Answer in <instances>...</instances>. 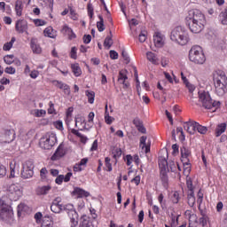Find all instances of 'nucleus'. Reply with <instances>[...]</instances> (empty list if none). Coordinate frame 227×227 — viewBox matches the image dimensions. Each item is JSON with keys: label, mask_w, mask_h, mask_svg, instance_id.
Instances as JSON below:
<instances>
[{"label": "nucleus", "mask_w": 227, "mask_h": 227, "mask_svg": "<svg viewBox=\"0 0 227 227\" xmlns=\"http://www.w3.org/2000/svg\"><path fill=\"white\" fill-rule=\"evenodd\" d=\"M172 150H173L172 155H174V156L178 155L179 150H178V145L176 144H174L172 145Z\"/></svg>", "instance_id": "6e6d98bb"}, {"label": "nucleus", "mask_w": 227, "mask_h": 227, "mask_svg": "<svg viewBox=\"0 0 227 227\" xmlns=\"http://www.w3.org/2000/svg\"><path fill=\"white\" fill-rule=\"evenodd\" d=\"M13 58V55H6L5 57H4V63H6V65H12V63L14 62Z\"/></svg>", "instance_id": "ea45409f"}, {"label": "nucleus", "mask_w": 227, "mask_h": 227, "mask_svg": "<svg viewBox=\"0 0 227 227\" xmlns=\"http://www.w3.org/2000/svg\"><path fill=\"white\" fill-rule=\"evenodd\" d=\"M146 35H148V32L146 30H142L138 35V40L140 43H145L146 42Z\"/></svg>", "instance_id": "4c0bfd02"}, {"label": "nucleus", "mask_w": 227, "mask_h": 227, "mask_svg": "<svg viewBox=\"0 0 227 227\" xmlns=\"http://www.w3.org/2000/svg\"><path fill=\"white\" fill-rule=\"evenodd\" d=\"M105 121H106V123H107V125H111V123L114 121V118L111 117L109 115V112H107V106H106Z\"/></svg>", "instance_id": "e433bc0d"}, {"label": "nucleus", "mask_w": 227, "mask_h": 227, "mask_svg": "<svg viewBox=\"0 0 227 227\" xmlns=\"http://www.w3.org/2000/svg\"><path fill=\"white\" fill-rule=\"evenodd\" d=\"M184 84H185L186 88H188L190 93H192V91H194V90H196V87H194V85L191 84L189 82Z\"/></svg>", "instance_id": "69168bd1"}, {"label": "nucleus", "mask_w": 227, "mask_h": 227, "mask_svg": "<svg viewBox=\"0 0 227 227\" xmlns=\"http://www.w3.org/2000/svg\"><path fill=\"white\" fill-rule=\"evenodd\" d=\"M85 95H86V97H88L89 104H93V102H95V91L86 90Z\"/></svg>", "instance_id": "473e14b6"}, {"label": "nucleus", "mask_w": 227, "mask_h": 227, "mask_svg": "<svg viewBox=\"0 0 227 227\" xmlns=\"http://www.w3.org/2000/svg\"><path fill=\"white\" fill-rule=\"evenodd\" d=\"M186 185H187L189 191H192L194 189V187L192 185V180L191 178H188L186 180Z\"/></svg>", "instance_id": "052dcab7"}, {"label": "nucleus", "mask_w": 227, "mask_h": 227, "mask_svg": "<svg viewBox=\"0 0 227 227\" xmlns=\"http://www.w3.org/2000/svg\"><path fill=\"white\" fill-rule=\"evenodd\" d=\"M199 100L205 109H212V107H219L221 106V102L213 100L210 93L207 91L199 92Z\"/></svg>", "instance_id": "20e7f679"}, {"label": "nucleus", "mask_w": 227, "mask_h": 227, "mask_svg": "<svg viewBox=\"0 0 227 227\" xmlns=\"http://www.w3.org/2000/svg\"><path fill=\"white\" fill-rule=\"evenodd\" d=\"M181 162H183V166H191V160H189V156L191 155V151L185 146L181 147Z\"/></svg>", "instance_id": "f8f14e48"}, {"label": "nucleus", "mask_w": 227, "mask_h": 227, "mask_svg": "<svg viewBox=\"0 0 227 227\" xmlns=\"http://www.w3.org/2000/svg\"><path fill=\"white\" fill-rule=\"evenodd\" d=\"M39 145L43 150H51L56 145V136L52 134L46 135L41 138Z\"/></svg>", "instance_id": "6e6552de"}, {"label": "nucleus", "mask_w": 227, "mask_h": 227, "mask_svg": "<svg viewBox=\"0 0 227 227\" xmlns=\"http://www.w3.org/2000/svg\"><path fill=\"white\" fill-rule=\"evenodd\" d=\"M73 194L78 196V198H88L90 196V192L79 187L74 189Z\"/></svg>", "instance_id": "412c9836"}, {"label": "nucleus", "mask_w": 227, "mask_h": 227, "mask_svg": "<svg viewBox=\"0 0 227 227\" xmlns=\"http://www.w3.org/2000/svg\"><path fill=\"white\" fill-rule=\"evenodd\" d=\"M110 58L111 59H118V52L114 50L110 51Z\"/></svg>", "instance_id": "bf43d9fd"}, {"label": "nucleus", "mask_w": 227, "mask_h": 227, "mask_svg": "<svg viewBox=\"0 0 227 227\" xmlns=\"http://www.w3.org/2000/svg\"><path fill=\"white\" fill-rule=\"evenodd\" d=\"M199 223L202 226H207V215L206 214H202V217L200 218Z\"/></svg>", "instance_id": "3c124183"}, {"label": "nucleus", "mask_w": 227, "mask_h": 227, "mask_svg": "<svg viewBox=\"0 0 227 227\" xmlns=\"http://www.w3.org/2000/svg\"><path fill=\"white\" fill-rule=\"evenodd\" d=\"M23 10H24V4H22V0H17L15 2L16 15H18V17L22 16V11Z\"/></svg>", "instance_id": "b1692460"}, {"label": "nucleus", "mask_w": 227, "mask_h": 227, "mask_svg": "<svg viewBox=\"0 0 227 227\" xmlns=\"http://www.w3.org/2000/svg\"><path fill=\"white\" fill-rule=\"evenodd\" d=\"M42 217H43V215L41 212H37L35 215V219L36 223H42Z\"/></svg>", "instance_id": "e2e57ef3"}, {"label": "nucleus", "mask_w": 227, "mask_h": 227, "mask_svg": "<svg viewBox=\"0 0 227 227\" xmlns=\"http://www.w3.org/2000/svg\"><path fill=\"white\" fill-rule=\"evenodd\" d=\"M50 107L48 108L49 114H56V109H54V104L52 101L49 103Z\"/></svg>", "instance_id": "de8ad7c7"}, {"label": "nucleus", "mask_w": 227, "mask_h": 227, "mask_svg": "<svg viewBox=\"0 0 227 227\" xmlns=\"http://www.w3.org/2000/svg\"><path fill=\"white\" fill-rule=\"evenodd\" d=\"M6 176V167L0 163V178Z\"/></svg>", "instance_id": "8fccbe9b"}, {"label": "nucleus", "mask_w": 227, "mask_h": 227, "mask_svg": "<svg viewBox=\"0 0 227 227\" xmlns=\"http://www.w3.org/2000/svg\"><path fill=\"white\" fill-rule=\"evenodd\" d=\"M62 210L67 212L70 219L71 227H76L79 224V215L72 204L62 205Z\"/></svg>", "instance_id": "39448f33"}, {"label": "nucleus", "mask_w": 227, "mask_h": 227, "mask_svg": "<svg viewBox=\"0 0 227 227\" xmlns=\"http://www.w3.org/2000/svg\"><path fill=\"white\" fill-rule=\"evenodd\" d=\"M83 43H90L91 42V35H84L82 37Z\"/></svg>", "instance_id": "13d9d810"}, {"label": "nucleus", "mask_w": 227, "mask_h": 227, "mask_svg": "<svg viewBox=\"0 0 227 227\" xmlns=\"http://www.w3.org/2000/svg\"><path fill=\"white\" fill-rule=\"evenodd\" d=\"M51 185L41 186L36 189V194L38 196H45V194H49V191H51Z\"/></svg>", "instance_id": "5701e85b"}, {"label": "nucleus", "mask_w": 227, "mask_h": 227, "mask_svg": "<svg viewBox=\"0 0 227 227\" xmlns=\"http://www.w3.org/2000/svg\"><path fill=\"white\" fill-rule=\"evenodd\" d=\"M196 203V198L195 197H188V205L189 207H192Z\"/></svg>", "instance_id": "0e129e2a"}, {"label": "nucleus", "mask_w": 227, "mask_h": 227, "mask_svg": "<svg viewBox=\"0 0 227 227\" xmlns=\"http://www.w3.org/2000/svg\"><path fill=\"white\" fill-rule=\"evenodd\" d=\"M33 169H35V163H33V160H27L23 163L20 174L21 178H23V180L33 178V175H35Z\"/></svg>", "instance_id": "423d86ee"}, {"label": "nucleus", "mask_w": 227, "mask_h": 227, "mask_svg": "<svg viewBox=\"0 0 227 227\" xmlns=\"http://www.w3.org/2000/svg\"><path fill=\"white\" fill-rule=\"evenodd\" d=\"M30 47L34 52V54H41L42 53V47L38 44V39L33 37L30 41Z\"/></svg>", "instance_id": "f3484780"}, {"label": "nucleus", "mask_w": 227, "mask_h": 227, "mask_svg": "<svg viewBox=\"0 0 227 227\" xmlns=\"http://www.w3.org/2000/svg\"><path fill=\"white\" fill-rule=\"evenodd\" d=\"M114 153V159H116L117 157H121V148H116L113 152Z\"/></svg>", "instance_id": "864d4df0"}, {"label": "nucleus", "mask_w": 227, "mask_h": 227, "mask_svg": "<svg viewBox=\"0 0 227 227\" xmlns=\"http://www.w3.org/2000/svg\"><path fill=\"white\" fill-rule=\"evenodd\" d=\"M15 37H12L9 43H5L3 47L4 51H10L13 47V43H15Z\"/></svg>", "instance_id": "c9c22d12"}, {"label": "nucleus", "mask_w": 227, "mask_h": 227, "mask_svg": "<svg viewBox=\"0 0 227 227\" xmlns=\"http://www.w3.org/2000/svg\"><path fill=\"white\" fill-rule=\"evenodd\" d=\"M9 198L12 201H19L22 198L23 189L22 186L17 184H11L8 188Z\"/></svg>", "instance_id": "0eeeda50"}, {"label": "nucleus", "mask_w": 227, "mask_h": 227, "mask_svg": "<svg viewBox=\"0 0 227 227\" xmlns=\"http://www.w3.org/2000/svg\"><path fill=\"white\" fill-rule=\"evenodd\" d=\"M160 178L161 180L164 189H168V187L169 185V177H168V170L160 171Z\"/></svg>", "instance_id": "6ab92c4d"}, {"label": "nucleus", "mask_w": 227, "mask_h": 227, "mask_svg": "<svg viewBox=\"0 0 227 227\" xmlns=\"http://www.w3.org/2000/svg\"><path fill=\"white\" fill-rule=\"evenodd\" d=\"M99 21L97 22V27L99 31V33H102L106 29V27L104 26V18L99 15L98 16Z\"/></svg>", "instance_id": "72a5a7b5"}, {"label": "nucleus", "mask_w": 227, "mask_h": 227, "mask_svg": "<svg viewBox=\"0 0 227 227\" xmlns=\"http://www.w3.org/2000/svg\"><path fill=\"white\" fill-rule=\"evenodd\" d=\"M61 33L63 35H70L72 33V28L68 27V26H64L63 28L61 29Z\"/></svg>", "instance_id": "09e8293b"}, {"label": "nucleus", "mask_w": 227, "mask_h": 227, "mask_svg": "<svg viewBox=\"0 0 227 227\" xmlns=\"http://www.w3.org/2000/svg\"><path fill=\"white\" fill-rule=\"evenodd\" d=\"M178 201H180V193L175 192L172 195V202L176 204Z\"/></svg>", "instance_id": "49530a36"}, {"label": "nucleus", "mask_w": 227, "mask_h": 227, "mask_svg": "<svg viewBox=\"0 0 227 227\" xmlns=\"http://www.w3.org/2000/svg\"><path fill=\"white\" fill-rule=\"evenodd\" d=\"M87 10H88V14H89L90 19H93L94 9H93V4H91V3L88 4Z\"/></svg>", "instance_id": "37998d69"}, {"label": "nucleus", "mask_w": 227, "mask_h": 227, "mask_svg": "<svg viewBox=\"0 0 227 227\" xmlns=\"http://www.w3.org/2000/svg\"><path fill=\"white\" fill-rule=\"evenodd\" d=\"M225 130H226V123L219 124L215 129L216 137H219V136H221V134L224 133Z\"/></svg>", "instance_id": "c85d7f7f"}, {"label": "nucleus", "mask_w": 227, "mask_h": 227, "mask_svg": "<svg viewBox=\"0 0 227 227\" xmlns=\"http://www.w3.org/2000/svg\"><path fill=\"white\" fill-rule=\"evenodd\" d=\"M51 210L54 214H59L60 212H63V205L51 204Z\"/></svg>", "instance_id": "2f4dec72"}, {"label": "nucleus", "mask_w": 227, "mask_h": 227, "mask_svg": "<svg viewBox=\"0 0 227 227\" xmlns=\"http://www.w3.org/2000/svg\"><path fill=\"white\" fill-rule=\"evenodd\" d=\"M189 59L196 65H203L207 61L205 53H203V49L200 46H193L189 51Z\"/></svg>", "instance_id": "7ed1b4c3"}, {"label": "nucleus", "mask_w": 227, "mask_h": 227, "mask_svg": "<svg viewBox=\"0 0 227 227\" xmlns=\"http://www.w3.org/2000/svg\"><path fill=\"white\" fill-rule=\"evenodd\" d=\"M215 90L218 97H224L227 91V85H224L223 83H217L215 82Z\"/></svg>", "instance_id": "4468645a"}, {"label": "nucleus", "mask_w": 227, "mask_h": 227, "mask_svg": "<svg viewBox=\"0 0 227 227\" xmlns=\"http://www.w3.org/2000/svg\"><path fill=\"white\" fill-rule=\"evenodd\" d=\"M153 42L155 47H163L164 46V37H162V34L156 33V35L153 36Z\"/></svg>", "instance_id": "aec40b11"}, {"label": "nucleus", "mask_w": 227, "mask_h": 227, "mask_svg": "<svg viewBox=\"0 0 227 227\" xmlns=\"http://www.w3.org/2000/svg\"><path fill=\"white\" fill-rule=\"evenodd\" d=\"M15 163H10V169H11V174H10V178H15V168H16Z\"/></svg>", "instance_id": "c03bdc74"}, {"label": "nucleus", "mask_w": 227, "mask_h": 227, "mask_svg": "<svg viewBox=\"0 0 227 227\" xmlns=\"http://www.w3.org/2000/svg\"><path fill=\"white\" fill-rule=\"evenodd\" d=\"M54 125H55L56 129H58L59 130H63V121H57L54 122Z\"/></svg>", "instance_id": "4d7b16f0"}, {"label": "nucleus", "mask_w": 227, "mask_h": 227, "mask_svg": "<svg viewBox=\"0 0 227 227\" xmlns=\"http://www.w3.org/2000/svg\"><path fill=\"white\" fill-rule=\"evenodd\" d=\"M172 42H176L179 45H187L189 43V33L182 26L176 27L170 33Z\"/></svg>", "instance_id": "f03ea898"}, {"label": "nucleus", "mask_w": 227, "mask_h": 227, "mask_svg": "<svg viewBox=\"0 0 227 227\" xmlns=\"http://www.w3.org/2000/svg\"><path fill=\"white\" fill-rule=\"evenodd\" d=\"M196 130L199 132V134L205 135L207 132H208V128L196 122Z\"/></svg>", "instance_id": "f704fd0d"}, {"label": "nucleus", "mask_w": 227, "mask_h": 227, "mask_svg": "<svg viewBox=\"0 0 227 227\" xmlns=\"http://www.w3.org/2000/svg\"><path fill=\"white\" fill-rule=\"evenodd\" d=\"M168 149H165L161 151V156H159V167L160 171H169V168H168Z\"/></svg>", "instance_id": "9d476101"}, {"label": "nucleus", "mask_w": 227, "mask_h": 227, "mask_svg": "<svg viewBox=\"0 0 227 227\" xmlns=\"http://www.w3.org/2000/svg\"><path fill=\"white\" fill-rule=\"evenodd\" d=\"M146 56L148 61H151V63H153V65H157V63H159V59H157L153 52L148 51Z\"/></svg>", "instance_id": "c756f323"}, {"label": "nucleus", "mask_w": 227, "mask_h": 227, "mask_svg": "<svg viewBox=\"0 0 227 227\" xmlns=\"http://www.w3.org/2000/svg\"><path fill=\"white\" fill-rule=\"evenodd\" d=\"M5 74H10L11 75L15 74V67H6Z\"/></svg>", "instance_id": "680f3d73"}, {"label": "nucleus", "mask_w": 227, "mask_h": 227, "mask_svg": "<svg viewBox=\"0 0 227 227\" xmlns=\"http://www.w3.org/2000/svg\"><path fill=\"white\" fill-rule=\"evenodd\" d=\"M38 75H40V73L38 71H36V70H33L30 73L31 79H36V77H38Z\"/></svg>", "instance_id": "338daca9"}, {"label": "nucleus", "mask_w": 227, "mask_h": 227, "mask_svg": "<svg viewBox=\"0 0 227 227\" xmlns=\"http://www.w3.org/2000/svg\"><path fill=\"white\" fill-rule=\"evenodd\" d=\"M121 56L123 58L126 65H129V63H130V57H129V54L127 53V51H125V50H122Z\"/></svg>", "instance_id": "a19ab883"}, {"label": "nucleus", "mask_w": 227, "mask_h": 227, "mask_svg": "<svg viewBox=\"0 0 227 227\" xmlns=\"http://www.w3.org/2000/svg\"><path fill=\"white\" fill-rule=\"evenodd\" d=\"M126 72H127V70H121L119 72L118 82H120V84H125V81H127V79H129Z\"/></svg>", "instance_id": "a878e982"}, {"label": "nucleus", "mask_w": 227, "mask_h": 227, "mask_svg": "<svg viewBox=\"0 0 227 227\" xmlns=\"http://www.w3.org/2000/svg\"><path fill=\"white\" fill-rule=\"evenodd\" d=\"M0 219L7 224L13 223V209L12 207L0 209Z\"/></svg>", "instance_id": "1a4fd4ad"}, {"label": "nucleus", "mask_w": 227, "mask_h": 227, "mask_svg": "<svg viewBox=\"0 0 227 227\" xmlns=\"http://www.w3.org/2000/svg\"><path fill=\"white\" fill-rule=\"evenodd\" d=\"M65 155H67V148H65V144L61 143L51 157V160H59V159L65 157Z\"/></svg>", "instance_id": "9b49d317"}, {"label": "nucleus", "mask_w": 227, "mask_h": 227, "mask_svg": "<svg viewBox=\"0 0 227 227\" xmlns=\"http://www.w3.org/2000/svg\"><path fill=\"white\" fill-rule=\"evenodd\" d=\"M27 208V206L26 204H19L18 205V217H20L22 215V212Z\"/></svg>", "instance_id": "58836bf2"}, {"label": "nucleus", "mask_w": 227, "mask_h": 227, "mask_svg": "<svg viewBox=\"0 0 227 227\" xmlns=\"http://www.w3.org/2000/svg\"><path fill=\"white\" fill-rule=\"evenodd\" d=\"M184 130L187 131L188 134H195L196 132V121H187L184 122Z\"/></svg>", "instance_id": "a211bd4d"}, {"label": "nucleus", "mask_w": 227, "mask_h": 227, "mask_svg": "<svg viewBox=\"0 0 227 227\" xmlns=\"http://www.w3.org/2000/svg\"><path fill=\"white\" fill-rule=\"evenodd\" d=\"M63 180H65V176L64 175H59L56 178L55 183L58 184V185H61L63 184Z\"/></svg>", "instance_id": "5fc2aeb1"}, {"label": "nucleus", "mask_w": 227, "mask_h": 227, "mask_svg": "<svg viewBox=\"0 0 227 227\" xmlns=\"http://www.w3.org/2000/svg\"><path fill=\"white\" fill-rule=\"evenodd\" d=\"M185 20L190 31L195 34L201 33L205 27V24H207L205 14H202L198 9L189 11Z\"/></svg>", "instance_id": "f257e3e1"}, {"label": "nucleus", "mask_w": 227, "mask_h": 227, "mask_svg": "<svg viewBox=\"0 0 227 227\" xmlns=\"http://www.w3.org/2000/svg\"><path fill=\"white\" fill-rule=\"evenodd\" d=\"M214 82H217L219 84H223L227 86V77L224 73H221L220 74H217L215 78H214Z\"/></svg>", "instance_id": "4be33fe9"}, {"label": "nucleus", "mask_w": 227, "mask_h": 227, "mask_svg": "<svg viewBox=\"0 0 227 227\" xmlns=\"http://www.w3.org/2000/svg\"><path fill=\"white\" fill-rule=\"evenodd\" d=\"M15 27L18 33H26L27 31V21L20 20L16 22Z\"/></svg>", "instance_id": "dca6fc26"}, {"label": "nucleus", "mask_w": 227, "mask_h": 227, "mask_svg": "<svg viewBox=\"0 0 227 227\" xmlns=\"http://www.w3.org/2000/svg\"><path fill=\"white\" fill-rule=\"evenodd\" d=\"M131 182H134L136 184V185H138L139 184H141V176H135Z\"/></svg>", "instance_id": "774afa93"}, {"label": "nucleus", "mask_w": 227, "mask_h": 227, "mask_svg": "<svg viewBox=\"0 0 227 227\" xmlns=\"http://www.w3.org/2000/svg\"><path fill=\"white\" fill-rule=\"evenodd\" d=\"M106 168H107V171H113V165L111 164V158H105Z\"/></svg>", "instance_id": "79ce46f5"}, {"label": "nucleus", "mask_w": 227, "mask_h": 227, "mask_svg": "<svg viewBox=\"0 0 227 227\" xmlns=\"http://www.w3.org/2000/svg\"><path fill=\"white\" fill-rule=\"evenodd\" d=\"M110 35H107L104 41V47H107V49H111L114 42L113 41V32H109Z\"/></svg>", "instance_id": "393cba45"}, {"label": "nucleus", "mask_w": 227, "mask_h": 227, "mask_svg": "<svg viewBox=\"0 0 227 227\" xmlns=\"http://www.w3.org/2000/svg\"><path fill=\"white\" fill-rule=\"evenodd\" d=\"M70 58L77 59V47L74 46L71 48Z\"/></svg>", "instance_id": "a18cd8bd"}, {"label": "nucleus", "mask_w": 227, "mask_h": 227, "mask_svg": "<svg viewBox=\"0 0 227 227\" xmlns=\"http://www.w3.org/2000/svg\"><path fill=\"white\" fill-rule=\"evenodd\" d=\"M15 139V130L6 129L4 134L0 137L2 143H12Z\"/></svg>", "instance_id": "ddd939ff"}, {"label": "nucleus", "mask_w": 227, "mask_h": 227, "mask_svg": "<svg viewBox=\"0 0 227 227\" xmlns=\"http://www.w3.org/2000/svg\"><path fill=\"white\" fill-rule=\"evenodd\" d=\"M79 227H93V224L90 220L86 219V215L81 217Z\"/></svg>", "instance_id": "cd10ccee"}, {"label": "nucleus", "mask_w": 227, "mask_h": 227, "mask_svg": "<svg viewBox=\"0 0 227 227\" xmlns=\"http://www.w3.org/2000/svg\"><path fill=\"white\" fill-rule=\"evenodd\" d=\"M34 23L35 24V26L37 27H40V26H45L47 24V22L43 20H40V19H37V20H34Z\"/></svg>", "instance_id": "603ef678"}, {"label": "nucleus", "mask_w": 227, "mask_h": 227, "mask_svg": "<svg viewBox=\"0 0 227 227\" xmlns=\"http://www.w3.org/2000/svg\"><path fill=\"white\" fill-rule=\"evenodd\" d=\"M133 125H135L138 132H141V134H146V128H145V125L143 124V121L140 120L139 117H136L133 120Z\"/></svg>", "instance_id": "2eb2a0df"}, {"label": "nucleus", "mask_w": 227, "mask_h": 227, "mask_svg": "<svg viewBox=\"0 0 227 227\" xmlns=\"http://www.w3.org/2000/svg\"><path fill=\"white\" fill-rule=\"evenodd\" d=\"M54 29L52 27H48L44 29V36H48L49 38H56V35L53 34Z\"/></svg>", "instance_id": "7c9ffc66"}, {"label": "nucleus", "mask_w": 227, "mask_h": 227, "mask_svg": "<svg viewBox=\"0 0 227 227\" xmlns=\"http://www.w3.org/2000/svg\"><path fill=\"white\" fill-rule=\"evenodd\" d=\"M71 68L73 71L74 75H75V77H79L81 76V74H82V71L81 70V67H79V64H72L71 65Z\"/></svg>", "instance_id": "bb28decb"}]
</instances>
